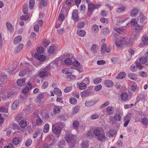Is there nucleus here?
<instances>
[{
  "instance_id": "1",
  "label": "nucleus",
  "mask_w": 148,
  "mask_h": 148,
  "mask_svg": "<svg viewBox=\"0 0 148 148\" xmlns=\"http://www.w3.org/2000/svg\"><path fill=\"white\" fill-rule=\"evenodd\" d=\"M51 63L54 65L58 64H63L64 63L65 65H80V63L77 60H75L73 62L71 58H66L63 61L61 58L59 57L53 60Z\"/></svg>"
},
{
  "instance_id": "2",
  "label": "nucleus",
  "mask_w": 148,
  "mask_h": 148,
  "mask_svg": "<svg viewBox=\"0 0 148 148\" xmlns=\"http://www.w3.org/2000/svg\"><path fill=\"white\" fill-rule=\"evenodd\" d=\"M93 133L94 135L98 140L101 142L106 140V134L103 128L101 127H96L94 130Z\"/></svg>"
},
{
  "instance_id": "3",
  "label": "nucleus",
  "mask_w": 148,
  "mask_h": 148,
  "mask_svg": "<svg viewBox=\"0 0 148 148\" xmlns=\"http://www.w3.org/2000/svg\"><path fill=\"white\" fill-rule=\"evenodd\" d=\"M86 2L87 3L88 6L87 14L89 16L91 15L92 14V13L95 9L98 8L99 7V5H95L91 3L88 0H86Z\"/></svg>"
},
{
  "instance_id": "4",
  "label": "nucleus",
  "mask_w": 148,
  "mask_h": 148,
  "mask_svg": "<svg viewBox=\"0 0 148 148\" xmlns=\"http://www.w3.org/2000/svg\"><path fill=\"white\" fill-rule=\"evenodd\" d=\"M111 47L110 46H108L106 47V43H103L102 46L101 52L102 53H105V52L108 53L110 52Z\"/></svg>"
},
{
  "instance_id": "5",
  "label": "nucleus",
  "mask_w": 148,
  "mask_h": 148,
  "mask_svg": "<svg viewBox=\"0 0 148 148\" xmlns=\"http://www.w3.org/2000/svg\"><path fill=\"white\" fill-rule=\"evenodd\" d=\"M76 138V136L71 134H68L66 135L65 137V139L66 142L70 143L73 141Z\"/></svg>"
},
{
  "instance_id": "6",
  "label": "nucleus",
  "mask_w": 148,
  "mask_h": 148,
  "mask_svg": "<svg viewBox=\"0 0 148 148\" xmlns=\"http://www.w3.org/2000/svg\"><path fill=\"white\" fill-rule=\"evenodd\" d=\"M34 56L35 58H37L38 60L40 61H45L46 58V57L45 55H41L38 53H36Z\"/></svg>"
},
{
  "instance_id": "7",
  "label": "nucleus",
  "mask_w": 148,
  "mask_h": 148,
  "mask_svg": "<svg viewBox=\"0 0 148 148\" xmlns=\"http://www.w3.org/2000/svg\"><path fill=\"white\" fill-rule=\"evenodd\" d=\"M146 97H145V94L144 93H141L139 94L136 99L137 101L136 104L138 103L140 100H141L143 101L145 100Z\"/></svg>"
},
{
  "instance_id": "8",
  "label": "nucleus",
  "mask_w": 148,
  "mask_h": 148,
  "mask_svg": "<svg viewBox=\"0 0 148 148\" xmlns=\"http://www.w3.org/2000/svg\"><path fill=\"white\" fill-rule=\"evenodd\" d=\"M138 21L143 24L146 22L145 16L143 14H140L138 18Z\"/></svg>"
},
{
  "instance_id": "9",
  "label": "nucleus",
  "mask_w": 148,
  "mask_h": 148,
  "mask_svg": "<svg viewBox=\"0 0 148 148\" xmlns=\"http://www.w3.org/2000/svg\"><path fill=\"white\" fill-rule=\"evenodd\" d=\"M104 83L105 86L108 87L112 86L114 85L113 82L110 80H106L104 82Z\"/></svg>"
},
{
  "instance_id": "10",
  "label": "nucleus",
  "mask_w": 148,
  "mask_h": 148,
  "mask_svg": "<svg viewBox=\"0 0 148 148\" xmlns=\"http://www.w3.org/2000/svg\"><path fill=\"white\" fill-rule=\"evenodd\" d=\"M106 111L108 114H112L114 112V109L113 107L109 106L107 108Z\"/></svg>"
},
{
  "instance_id": "11",
  "label": "nucleus",
  "mask_w": 148,
  "mask_h": 148,
  "mask_svg": "<svg viewBox=\"0 0 148 148\" xmlns=\"http://www.w3.org/2000/svg\"><path fill=\"white\" fill-rule=\"evenodd\" d=\"M47 3V0H40L39 3V7L41 8L43 6H46Z\"/></svg>"
},
{
  "instance_id": "12",
  "label": "nucleus",
  "mask_w": 148,
  "mask_h": 148,
  "mask_svg": "<svg viewBox=\"0 0 148 148\" xmlns=\"http://www.w3.org/2000/svg\"><path fill=\"white\" fill-rule=\"evenodd\" d=\"M138 10L136 8H133L132 10L130 15L132 17L136 16L138 14Z\"/></svg>"
},
{
  "instance_id": "13",
  "label": "nucleus",
  "mask_w": 148,
  "mask_h": 148,
  "mask_svg": "<svg viewBox=\"0 0 148 148\" xmlns=\"http://www.w3.org/2000/svg\"><path fill=\"white\" fill-rule=\"evenodd\" d=\"M26 79H19L17 81V84L18 85L20 86H24L25 84Z\"/></svg>"
},
{
  "instance_id": "14",
  "label": "nucleus",
  "mask_w": 148,
  "mask_h": 148,
  "mask_svg": "<svg viewBox=\"0 0 148 148\" xmlns=\"http://www.w3.org/2000/svg\"><path fill=\"white\" fill-rule=\"evenodd\" d=\"M53 132L57 134H60L61 131V128L58 126H56L54 127V129H53Z\"/></svg>"
},
{
  "instance_id": "15",
  "label": "nucleus",
  "mask_w": 148,
  "mask_h": 148,
  "mask_svg": "<svg viewBox=\"0 0 148 148\" xmlns=\"http://www.w3.org/2000/svg\"><path fill=\"white\" fill-rule=\"evenodd\" d=\"M128 76L131 79L133 80H136L137 79V75L134 73H129Z\"/></svg>"
},
{
  "instance_id": "16",
  "label": "nucleus",
  "mask_w": 148,
  "mask_h": 148,
  "mask_svg": "<svg viewBox=\"0 0 148 148\" xmlns=\"http://www.w3.org/2000/svg\"><path fill=\"white\" fill-rule=\"evenodd\" d=\"M78 10H73L72 12V18L73 20H75L77 18L78 16Z\"/></svg>"
},
{
  "instance_id": "17",
  "label": "nucleus",
  "mask_w": 148,
  "mask_h": 148,
  "mask_svg": "<svg viewBox=\"0 0 148 148\" xmlns=\"http://www.w3.org/2000/svg\"><path fill=\"white\" fill-rule=\"evenodd\" d=\"M125 73L124 72L120 73L118 75L116 76V78L118 79H122L124 78L126 76Z\"/></svg>"
},
{
  "instance_id": "18",
  "label": "nucleus",
  "mask_w": 148,
  "mask_h": 148,
  "mask_svg": "<svg viewBox=\"0 0 148 148\" xmlns=\"http://www.w3.org/2000/svg\"><path fill=\"white\" fill-rule=\"evenodd\" d=\"M62 107L60 106H55L53 108V111L55 114L59 113Z\"/></svg>"
},
{
  "instance_id": "19",
  "label": "nucleus",
  "mask_w": 148,
  "mask_h": 148,
  "mask_svg": "<svg viewBox=\"0 0 148 148\" xmlns=\"http://www.w3.org/2000/svg\"><path fill=\"white\" fill-rule=\"evenodd\" d=\"M22 37L19 36L15 37L13 40V42L15 44H17L20 42L21 39Z\"/></svg>"
},
{
  "instance_id": "20",
  "label": "nucleus",
  "mask_w": 148,
  "mask_h": 148,
  "mask_svg": "<svg viewBox=\"0 0 148 148\" xmlns=\"http://www.w3.org/2000/svg\"><path fill=\"white\" fill-rule=\"evenodd\" d=\"M54 92L55 94L58 96H60L62 95L61 90L57 88H54Z\"/></svg>"
},
{
  "instance_id": "21",
  "label": "nucleus",
  "mask_w": 148,
  "mask_h": 148,
  "mask_svg": "<svg viewBox=\"0 0 148 148\" xmlns=\"http://www.w3.org/2000/svg\"><path fill=\"white\" fill-rule=\"evenodd\" d=\"M142 40L145 45H148V36L146 35H144L142 37Z\"/></svg>"
},
{
  "instance_id": "22",
  "label": "nucleus",
  "mask_w": 148,
  "mask_h": 148,
  "mask_svg": "<svg viewBox=\"0 0 148 148\" xmlns=\"http://www.w3.org/2000/svg\"><path fill=\"white\" fill-rule=\"evenodd\" d=\"M28 4L27 3L24 4L23 7V13L25 14H26L28 10Z\"/></svg>"
},
{
  "instance_id": "23",
  "label": "nucleus",
  "mask_w": 148,
  "mask_h": 148,
  "mask_svg": "<svg viewBox=\"0 0 148 148\" xmlns=\"http://www.w3.org/2000/svg\"><path fill=\"white\" fill-rule=\"evenodd\" d=\"M143 27V26H140L138 25L135 26V32L136 33H138L140 32L142 30Z\"/></svg>"
},
{
  "instance_id": "24",
  "label": "nucleus",
  "mask_w": 148,
  "mask_h": 148,
  "mask_svg": "<svg viewBox=\"0 0 148 148\" xmlns=\"http://www.w3.org/2000/svg\"><path fill=\"white\" fill-rule=\"evenodd\" d=\"M42 130L41 129H38L36 130L34 132L33 134V138H36L38 136L40 135L42 132Z\"/></svg>"
},
{
  "instance_id": "25",
  "label": "nucleus",
  "mask_w": 148,
  "mask_h": 148,
  "mask_svg": "<svg viewBox=\"0 0 148 148\" xmlns=\"http://www.w3.org/2000/svg\"><path fill=\"white\" fill-rule=\"evenodd\" d=\"M95 103L94 101H86L85 103V106L87 107H90L93 106Z\"/></svg>"
},
{
  "instance_id": "26",
  "label": "nucleus",
  "mask_w": 148,
  "mask_h": 148,
  "mask_svg": "<svg viewBox=\"0 0 148 148\" xmlns=\"http://www.w3.org/2000/svg\"><path fill=\"white\" fill-rule=\"evenodd\" d=\"M77 34L81 37H83L86 35V31L84 30H78L77 32Z\"/></svg>"
},
{
  "instance_id": "27",
  "label": "nucleus",
  "mask_w": 148,
  "mask_h": 148,
  "mask_svg": "<svg viewBox=\"0 0 148 148\" xmlns=\"http://www.w3.org/2000/svg\"><path fill=\"white\" fill-rule=\"evenodd\" d=\"M147 61V58H145V56H143L140 57L139 59V61L141 64H145Z\"/></svg>"
},
{
  "instance_id": "28",
  "label": "nucleus",
  "mask_w": 148,
  "mask_h": 148,
  "mask_svg": "<svg viewBox=\"0 0 148 148\" xmlns=\"http://www.w3.org/2000/svg\"><path fill=\"white\" fill-rule=\"evenodd\" d=\"M121 99L123 101H126L128 99V95L126 93H123L121 95Z\"/></svg>"
},
{
  "instance_id": "29",
  "label": "nucleus",
  "mask_w": 148,
  "mask_h": 148,
  "mask_svg": "<svg viewBox=\"0 0 148 148\" xmlns=\"http://www.w3.org/2000/svg\"><path fill=\"white\" fill-rule=\"evenodd\" d=\"M20 140V139L19 138L15 137L13 139L12 143L14 145H17L19 143Z\"/></svg>"
},
{
  "instance_id": "30",
  "label": "nucleus",
  "mask_w": 148,
  "mask_h": 148,
  "mask_svg": "<svg viewBox=\"0 0 148 148\" xmlns=\"http://www.w3.org/2000/svg\"><path fill=\"white\" fill-rule=\"evenodd\" d=\"M98 49V47L96 45H92L91 48V50L92 52L95 53L97 52Z\"/></svg>"
},
{
  "instance_id": "31",
  "label": "nucleus",
  "mask_w": 148,
  "mask_h": 148,
  "mask_svg": "<svg viewBox=\"0 0 148 148\" xmlns=\"http://www.w3.org/2000/svg\"><path fill=\"white\" fill-rule=\"evenodd\" d=\"M19 101L18 100H16L13 103L12 106V109L13 110H15L19 103Z\"/></svg>"
},
{
  "instance_id": "32",
  "label": "nucleus",
  "mask_w": 148,
  "mask_h": 148,
  "mask_svg": "<svg viewBox=\"0 0 148 148\" xmlns=\"http://www.w3.org/2000/svg\"><path fill=\"white\" fill-rule=\"evenodd\" d=\"M126 9V8L124 6L119 7L116 9V11L118 13H121L124 12Z\"/></svg>"
},
{
  "instance_id": "33",
  "label": "nucleus",
  "mask_w": 148,
  "mask_h": 148,
  "mask_svg": "<svg viewBox=\"0 0 148 148\" xmlns=\"http://www.w3.org/2000/svg\"><path fill=\"white\" fill-rule=\"evenodd\" d=\"M6 27L8 30L10 32L12 31L13 28L12 25L9 22H7L6 23Z\"/></svg>"
},
{
  "instance_id": "34",
  "label": "nucleus",
  "mask_w": 148,
  "mask_h": 148,
  "mask_svg": "<svg viewBox=\"0 0 148 148\" xmlns=\"http://www.w3.org/2000/svg\"><path fill=\"white\" fill-rule=\"evenodd\" d=\"M92 132V131L90 130H88L86 134V136L87 138H91L93 137V135Z\"/></svg>"
},
{
  "instance_id": "35",
  "label": "nucleus",
  "mask_w": 148,
  "mask_h": 148,
  "mask_svg": "<svg viewBox=\"0 0 148 148\" xmlns=\"http://www.w3.org/2000/svg\"><path fill=\"white\" fill-rule=\"evenodd\" d=\"M23 45L22 44L20 43L19 44L18 46L16 47L15 49L16 51L17 52H19L23 48Z\"/></svg>"
},
{
  "instance_id": "36",
  "label": "nucleus",
  "mask_w": 148,
  "mask_h": 148,
  "mask_svg": "<svg viewBox=\"0 0 148 148\" xmlns=\"http://www.w3.org/2000/svg\"><path fill=\"white\" fill-rule=\"evenodd\" d=\"M88 142L87 140H85L81 144V146L83 148H87L88 146Z\"/></svg>"
},
{
  "instance_id": "37",
  "label": "nucleus",
  "mask_w": 148,
  "mask_h": 148,
  "mask_svg": "<svg viewBox=\"0 0 148 148\" xmlns=\"http://www.w3.org/2000/svg\"><path fill=\"white\" fill-rule=\"evenodd\" d=\"M49 125L48 123H46L43 129V132L45 133H47L49 131Z\"/></svg>"
},
{
  "instance_id": "38",
  "label": "nucleus",
  "mask_w": 148,
  "mask_h": 148,
  "mask_svg": "<svg viewBox=\"0 0 148 148\" xmlns=\"http://www.w3.org/2000/svg\"><path fill=\"white\" fill-rule=\"evenodd\" d=\"M141 123L144 125H147L148 124V119L146 118H143L141 120Z\"/></svg>"
},
{
  "instance_id": "39",
  "label": "nucleus",
  "mask_w": 148,
  "mask_h": 148,
  "mask_svg": "<svg viewBox=\"0 0 148 148\" xmlns=\"http://www.w3.org/2000/svg\"><path fill=\"white\" fill-rule=\"evenodd\" d=\"M70 102L72 104H75L77 102V99L73 97H71L69 99Z\"/></svg>"
},
{
  "instance_id": "40",
  "label": "nucleus",
  "mask_w": 148,
  "mask_h": 148,
  "mask_svg": "<svg viewBox=\"0 0 148 148\" xmlns=\"http://www.w3.org/2000/svg\"><path fill=\"white\" fill-rule=\"evenodd\" d=\"M8 110L6 108L3 106H0V112L3 113H7Z\"/></svg>"
},
{
  "instance_id": "41",
  "label": "nucleus",
  "mask_w": 148,
  "mask_h": 148,
  "mask_svg": "<svg viewBox=\"0 0 148 148\" xmlns=\"http://www.w3.org/2000/svg\"><path fill=\"white\" fill-rule=\"evenodd\" d=\"M102 79L99 77L95 78L93 80V82L95 84H98L102 81Z\"/></svg>"
},
{
  "instance_id": "42",
  "label": "nucleus",
  "mask_w": 148,
  "mask_h": 148,
  "mask_svg": "<svg viewBox=\"0 0 148 148\" xmlns=\"http://www.w3.org/2000/svg\"><path fill=\"white\" fill-rule=\"evenodd\" d=\"M137 69V65H131L130 67V70L133 72L136 71Z\"/></svg>"
},
{
  "instance_id": "43",
  "label": "nucleus",
  "mask_w": 148,
  "mask_h": 148,
  "mask_svg": "<svg viewBox=\"0 0 148 148\" xmlns=\"http://www.w3.org/2000/svg\"><path fill=\"white\" fill-rule=\"evenodd\" d=\"M19 125L21 127L24 128L27 125L26 121L25 120H22L20 122Z\"/></svg>"
},
{
  "instance_id": "44",
  "label": "nucleus",
  "mask_w": 148,
  "mask_h": 148,
  "mask_svg": "<svg viewBox=\"0 0 148 148\" xmlns=\"http://www.w3.org/2000/svg\"><path fill=\"white\" fill-rule=\"evenodd\" d=\"M34 0H29V8L30 10L32 9L34 5Z\"/></svg>"
},
{
  "instance_id": "45",
  "label": "nucleus",
  "mask_w": 148,
  "mask_h": 148,
  "mask_svg": "<svg viewBox=\"0 0 148 148\" xmlns=\"http://www.w3.org/2000/svg\"><path fill=\"white\" fill-rule=\"evenodd\" d=\"M121 119V117L120 114H117L114 115V119L117 121H120Z\"/></svg>"
},
{
  "instance_id": "46",
  "label": "nucleus",
  "mask_w": 148,
  "mask_h": 148,
  "mask_svg": "<svg viewBox=\"0 0 148 148\" xmlns=\"http://www.w3.org/2000/svg\"><path fill=\"white\" fill-rule=\"evenodd\" d=\"M86 87V85L83 82L81 83L79 86V89L81 90L85 89Z\"/></svg>"
},
{
  "instance_id": "47",
  "label": "nucleus",
  "mask_w": 148,
  "mask_h": 148,
  "mask_svg": "<svg viewBox=\"0 0 148 148\" xmlns=\"http://www.w3.org/2000/svg\"><path fill=\"white\" fill-rule=\"evenodd\" d=\"M68 79H75V76L74 75H72L71 73L69 72V73L67 75V76Z\"/></svg>"
},
{
  "instance_id": "48",
  "label": "nucleus",
  "mask_w": 148,
  "mask_h": 148,
  "mask_svg": "<svg viewBox=\"0 0 148 148\" xmlns=\"http://www.w3.org/2000/svg\"><path fill=\"white\" fill-rule=\"evenodd\" d=\"M109 133L110 136H112L116 134V132L115 130L114 129H111L109 131Z\"/></svg>"
},
{
  "instance_id": "49",
  "label": "nucleus",
  "mask_w": 148,
  "mask_h": 148,
  "mask_svg": "<svg viewBox=\"0 0 148 148\" xmlns=\"http://www.w3.org/2000/svg\"><path fill=\"white\" fill-rule=\"evenodd\" d=\"M32 141L31 139H27L25 142V145L26 147L29 146L32 143Z\"/></svg>"
},
{
  "instance_id": "50",
  "label": "nucleus",
  "mask_w": 148,
  "mask_h": 148,
  "mask_svg": "<svg viewBox=\"0 0 148 148\" xmlns=\"http://www.w3.org/2000/svg\"><path fill=\"white\" fill-rule=\"evenodd\" d=\"M102 86L101 84H98L94 88V90L96 92L99 91L102 88Z\"/></svg>"
},
{
  "instance_id": "51",
  "label": "nucleus",
  "mask_w": 148,
  "mask_h": 148,
  "mask_svg": "<svg viewBox=\"0 0 148 148\" xmlns=\"http://www.w3.org/2000/svg\"><path fill=\"white\" fill-rule=\"evenodd\" d=\"M29 18V16L28 15V14H27L25 15H23L21 16L20 17V19L23 20H26Z\"/></svg>"
},
{
  "instance_id": "52",
  "label": "nucleus",
  "mask_w": 148,
  "mask_h": 148,
  "mask_svg": "<svg viewBox=\"0 0 148 148\" xmlns=\"http://www.w3.org/2000/svg\"><path fill=\"white\" fill-rule=\"evenodd\" d=\"M109 30L107 28H104L102 31V33L105 35H107L108 34Z\"/></svg>"
},
{
  "instance_id": "53",
  "label": "nucleus",
  "mask_w": 148,
  "mask_h": 148,
  "mask_svg": "<svg viewBox=\"0 0 148 148\" xmlns=\"http://www.w3.org/2000/svg\"><path fill=\"white\" fill-rule=\"evenodd\" d=\"M72 89V87L71 86H68L66 87L64 90L65 93H68L70 92Z\"/></svg>"
},
{
  "instance_id": "54",
  "label": "nucleus",
  "mask_w": 148,
  "mask_h": 148,
  "mask_svg": "<svg viewBox=\"0 0 148 148\" xmlns=\"http://www.w3.org/2000/svg\"><path fill=\"white\" fill-rule=\"evenodd\" d=\"M84 24L85 23L84 22H80L77 24V27L78 28H82L84 27Z\"/></svg>"
},
{
  "instance_id": "55",
  "label": "nucleus",
  "mask_w": 148,
  "mask_h": 148,
  "mask_svg": "<svg viewBox=\"0 0 148 148\" xmlns=\"http://www.w3.org/2000/svg\"><path fill=\"white\" fill-rule=\"evenodd\" d=\"M44 48L42 47H38L37 49V51L39 53H43Z\"/></svg>"
},
{
  "instance_id": "56",
  "label": "nucleus",
  "mask_w": 148,
  "mask_h": 148,
  "mask_svg": "<svg viewBox=\"0 0 148 148\" xmlns=\"http://www.w3.org/2000/svg\"><path fill=\"white\" fill-rule=\"evenodd\" d=\"M48 52L52 53L54 52V49L52 46L49 47L47 48Z\"/></svg>"
},
{
  "instance_id": "57",
  "label": "nucleus",
  "mask_w": 148,
  "mask_h": 148,
  "mask_svg": "<svg viewBox=\"0 0 148 148\" xmlns=\"http://www.w3.org/2000/svg\"><path fill=\"white\" fill-rule=\"evenodd\" d=\"M99 30L98 26L96 25H94L92 27V30L94 32H97Z\"/></svg>"
},
{
  "instance_id": "58",
  "label": "nucleus",
  "mask_w": 148,
  "mask_h": 148,
  "mask_svg": "<svg viewBox=\"0 0 148 148\" xmlns=\"http://www.w3.org/2000/svg\"><path fill=\"white\" fill-rule=\"evenodd\" d=\"M32 86V83L29 82L26 86L25 88H27L28 90L31 89Z\"/></svg>"
},
{
  "instance_id": "59",
  "label": "nucleus",
  "mask_w": 148,
  "mask_h": 148,
  "mask_svg": "<svg viewBox=\"0 0 148 148\" xmlns=\"http://www.w3.org/2000/svg\"><path fill=\"white\" fill-rule=\"evenodd\" d=\"M73 2V0H66L65 1L66 4L67 6L70 5Z\"/></svg>"
},
{
  "instance_id": "60",
  "label": "nucleus",
  "mask_w": 148,
  "mask_h": 148,
  "mask_svg": "<svg viewBox=\"0 0 148 148\" xmlns=\"http://www.w3.org/2000/svg\"><path fill=\"white\" fill-rule=\"evenodd\" d=\"M99 117V115L97 113H95L91 116V118L92 119H95Z\"/></svg>"
},
{
  "instance_id": "61",
  "label": "nucleus",
  "mask_w": 148,
  "mask_h": 148,
  "mask_svg": "<svg viewBox=\"0 0 148 148\" xmlns=\"http://www.w3.org/2000/svg\"><path fill=\"white\" fill-rule=\"evenodd\" d=\"M36 125H40L43 122L42 121L40 118H38L36 119Z\"/></svg>"
},
{
  "instance_id": "62",
  "label": "nucleus",
  "mask_w": 148,
  "mask_h": 148,
  "mask_svg": "<svg viewBox=\"0 0 148 148\" xmlns=\"http://www.w3.org/2000/svg\"><path fill=\"white\" fill-rule=\"evenodd\" d=\"M46 75V73L43 71H41L39 74V76L41 78H44Z\"/></svg>"
},
{
  "instance_id": "63",
  "label": "nucleus",
  "mask_w": 148,
  "mask_h": 148,
  "mask_svg": "<svg viewBox=\"0 0 148 148\" xmlns=\"http://www.w3.org/2000/svg\"><path fill=\"white\" fill-rule=\"evenodd\" d=\"M72 95L74 97L77 98H79V93L76 92H72Z\"/></svg>"
},
{
  "instance_id": "64",
  "label": "nucleus",
  "mask_w": 148,
  "mask_h": 148,
  "mask_svg": "<svg viewBox=\"0 0 148 148\" xmlns=\"http://www.w3.org/2000/svg\"><path fill=\"white\" fill-rule=\"evenodd\" d=\"M48 86V82L47 81L44 82L42 86V88L43 89H45Z\"/></svg>"
}]
</instances>
